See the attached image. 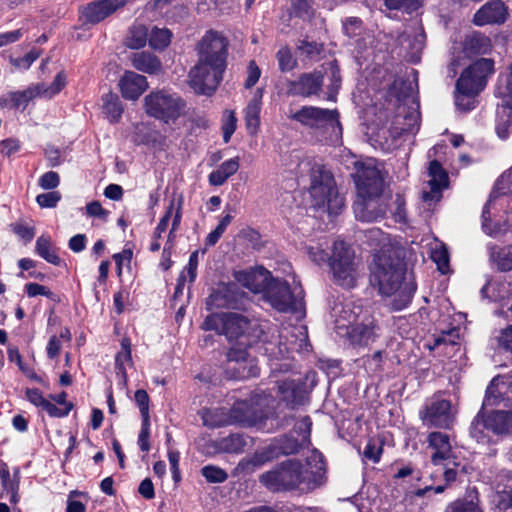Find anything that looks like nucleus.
<instances>
[{
    "label": "nucleus",
    "mask_w": 512,
    "mask_h": 512,
    "mask_svg": "<svg viewBox=\"0 0 512 512\" xmlns=\"http://www.w3.org/2000/svg\"><path fill=\"white\" fill-rule=\"evenodd\" d=\"M382 454V445L379 440L370 439L363 451V456L365 459L372 461L373 463H377L380 460Z\"/></svg>",
    "instance_id": "864d4df0"
},
{
    "label": "nucleus",
    "mask_w": 512,
    "mask_h": 512,
    "mask_svg": "<svg viewBox=\"0 0 512 512\" xmlns=\"http://www.w3.org/2000/svg\"><path fill=\"white\" fill-rule=\"evenodd\" d=\"M66 85V76L63 72L58 73L50 85L44 83L35 85L36 94L39 97L52 98L58 94Z\"/></svg>",
    "instance_id": "79ce46f5"
},
{
    "label": "nucleus",
    "mask_w": 512,
    "mask_h": 512,
    "mask_svg": "<svg viewBox=\"0 0 512 512\" xmlns=\"http://www.w3.org/2000/svg\"><path fill=\"white\" fill-rule=\"evenodd\" d=\"M135 401L139 407L142 419H150L149 417V396L143 389L135 392Z\"/></svg>",
    "instance_id": "680f3d73"
},
{
    "label": "nucleus",
    "mask_w": 512,
    "mask_h": 512,
    "mask_svg": "<svg viewBox=\"0 0 512 512\" xmlns=\"http://www.w3.org/2000/svg\"><path fill=\"white\" fill-rule=\"evenodd\" d=\"M353 175L360 197H379L383 190V178L375 159L355 163Z\"/></svg>",
    "instance_id": "9b49d317"
},
{
    "label": "nucleus",
    "mask_w": 512,
    "mask_h": 512,
    "mask_svg": "<svg viewBox=\"0 0 512 512\" xmlns=\"http://www.w3.org/2000/svg\"><path fill=\"white\" fill-rule=\"evenodd\" d=\"M428 176L429 190H423L422 199L424 202H438L442 197V190L448 185V174L441 164L434 160L429 164Z\"/></svg>",
    "instance_id": "aec40b11"
},
{
    "label": "nucleus",
    "mask_w": 512,
    "mask_h": 512,
    "mask_svg": "<svg viewBox=\"0 0 512 512\" xmlns=\"http://www.w3.org/2000/svg\"><path fill=\"white\" fill-rule=\"evenodd\" d=\"M59 183L60 177L58 173L54 171L44 173L38 180V185L45 190L55 189L58 187Z\"/></svg>",
    "instance_id": "052dcab7"
},
{
    "label": "nucleus",
    "mask_w": 512,
    "mask_h": 512,
    "mask_svg": "<svg viewBox=\"0 0 512 512\" xmlns=\"http://www.w3.org/2000/svg\"><path fill=\"white\" fill-rule=\"evenodd\" d=\"M103 111L110 122H117L122 115L123 107L118 96L114 93H106L102 97Z\"/></svg>",
    "instance_id": "4c0bfd02"
},
{
    "label": "nucleus",
    "mask_w": 512,
    "mask_h": 512,
    "mask_svg": "<svg viewBox=\"0 0 512 512\" xmlns=\"http://www.w3.org/2000/svg\"><path fill=\"white\" fill-rule=\"evenodd\" d=\"M131 342L128 338L121 341V350L115 357V369L117 375L123 380H127L126 364L132 365Z\"/></svg>",
    "instance_id": "c9c22d12"
},
{
    "label": "nucleus",
    "mask_w": 512,
    "mask_h": 512,
    "mask_svg": "<svg viewBox=\"0 0 512 512\" xmlns=\"http://www.w3.org/2000/svg\"><path fill=\"white\" fill-rule=\"evenodd\" d=\"M494 72V61L488 58H481L471 64L463 71L457 80L456 105L463 110H470L474 107L473 97L478 95L486 86L487 78Z\"/></svg>",
    "instance_id": "20e7f679"
},
{
    "label": "nucleus",
    "mask_w": 512,
    "mask_h": 512,
    "mask_svg": "<svg viewBox=\"0 0 512 512\" xmlns=\"http://www.w3.org/2000/svg\"><path fill=\"white\" fill-rule=\"evenodd\" d=\"M276 58L278 61L279 69L282 72L291 71L297 65V61L293 57L291 50L286 46L278 50L276 53Z\"/></svg>",
    "instance_id": "8fccbe9b"
},
{
    "label": "nucleus",
    "mask_w": 512,
    "mask_h": 512,
    "mask_svg": "<svg viewBox=\"0 0 512 512\" xmlns=\"http://www.w3.org/2000/svg\"><path fill=\"white\" fill-rule=\"evenodd\" d=\"M302 291L293 292L285 281L273 280L264 298L280 312L298 311L302 308Z\"/></svg>",
    "instance_id": "ddd939ff"
},
{
    "label": "nucleus",
    "mask_w": 512,
    "mask_h": 512,
    "mask_svg": "<svg viewBox=\"0 0 512 512\" xmlns=\"http://www.w3.org/2000/svg\"><path fill=\"white\" fill-rule=\"evenodd\" d=\"M309 193L314 206H327L330 214H337L344 206V198L338 194L332 174L317 163L310 169Z\"/></svg>",
    "instance_id": "39448f33"
},
{
    "label": "nucleus",
    "mask_w": 512,
    "mask_h": 512,
    "mask_svg": "<svg viewBox=\"0 0 512 512\" xmlns=\"http://www.w3.org/2000/svg\"><path fill=\"white\" fill-rule=\"evenodd\" d=\"M244 294L234 283L219 284L207 298V306L212 308H238L242 304Z\"/></svg>",
    "instance_id": "f3484780"
},
{
    "label": "nucleus",
    "mask_w": 512,
    "mask_h": 512,
    "mask_svg": "<svg viewBox=\"0 0 512 512\" xmlns=\"http://www.w3.org/2000/svg\"><path fill=\"white\" fill-rule=\"evenodd\" d=\"M278 393L280 399L291 409L306 404L308 400L305 384L301 381L284 380L278 384Z\"/></svg>",
    "instance_id": "5701e85b"
},
{
    "label": "nucleus",
    "mask_w": 512,
    "mask_h": 512,
    "mask_svg": "<svg viewBox=\"0 0 512 512\" xmlns=\"http://www.w3.org/2000/svg\"><path fill=\"white\" fill-rule=\"evenodd\" d=\"M266 323L260 320L236 312L215 313L206 317L202 324L204 330H213L224 335L228 341H239V347H231L227 353L230 367L236 374L235 377L244 379L255 377L259 374V368L253 359L249 358L247 347L258 340L263 339Z\"/></svg>",
    "instance_id": "f03ea898"
},
{
    "label": "nucleus",
    "mask_w": 512,
    "mask_h": 512,
    "mask_svg": "<svg viewBox=\"0 0 512 512\" xmlns=\"http://www.w3.org/2000/svg\"><path fill=\"white\" fill-rule=\"evenodd\" d=\"M328 264L335 283L346 288L355 286L360 275L361 261L349 244L336 240Z\"/></svg>",
    "instance_id": "423d86ee"
},
{
    "label": "nucleus",
    "mask_w": 512,
    "mask_h": 512,
    "mask_svg": "<svg viewBox=\"0 0 512 512\" xmlns=\"http://www.w3.org/2000/svg\"><path fill=\"white\" fill-rule=\"evenodd\" d=\"M369 238L381 245L375 253L371 267V281L378 286L379 293L391 298L390 306L396 311L406 308L416 291L412 275H406L402 250L392 245L380 229H371Z\"/></svg>",
    "instance_id": "f257e3e1"
},
{
    "label": "nucleus",
    "mask_w": 512,
    "mask_h": 512,
    "mask_svg": "<svg viewBox=\"0 0 512 512\" xmlns=\"http://www.w3.org/2000/svg\"><path fill=\"white\" fill-rule=\"evenodd\" d=\"M143 107L150 117L169 123L182 115L186 103L178 94L159 89L144 97Z\"/></svg>",
    "instance_id": "0eeeda50"
},
{
    "label": "nucleus",
    "mask_w": 512,
    "mask_h": 512,
    "mask_svg": "<svg viewBox=\"0 0 512 512\" xmlns=\"http://www.w3.org/2000/svg\"><path fill=\"white\" fill-rule=\"evenodd\" d=\"M495 96L501 100L496 111V132L501 139H506L512 125V63L507 72L499 76Z\"/></svg>",
    "instance_id": "1a4fd4ad"
},
{
    "label": "nucleus",
    "mask_w": 512,
    "mask_h": 512,
    "mask_svg": "<svg viewBox=\"0 0 512 512\" xmlns=\"http://www.w3.org/2000/svg\"><path fill=\"white\" fill-rule=\"evenodd\" d=\"M323 85V74L320 71L303 73L297 80L288 82L287 93L292 96L310 97L318 95Z\"/></svg>",
    "instance_id": "6ab92c4d"
},
{
    "label": "nucleus",
    "mask_w": 512,
    "mask_h": 512,
    "mask_svg": "<svg viewBox=\"0 0 512 512\" xmlns=\"http://www.w3.org/2000/svg\"><path fill=\"white\" fill-rule=\"evenodd\" d=\"M72 405H66L65 407H57L55 404L51 403L46 399L45 403L42 406V409L46 411L51 417H65L69 414L72 409Z\"/></svg>",
    "instance_id": "69168bd1"
},
{
    "label": "nucleus",
    "mask_w": 512,
    "mask_h": 512,
    "mask_svg": "<svg viewBox=\"0 0 512 512\" xmlns=\"http://www.w3.org/2000/svg\"><path fill=\"white\" fill-rule=\"evenodd\" d=\"M459 339L458 330L452 329L447 332H443L440 336L435 337L434 344L431 347L436 348L443 344L455 345Z\"/></svg>",
    "instance_id": "e2e57ef3"
},
{
    "label": "nucleus",
    "mask_w": 512,
    "mask_h": 512,
    "mask_svg": "<svg viewBox=\"0 0 512 512\" xmlns=\"http://www.w3.org/2000/svg\"><path fill=\"white\" fill-rule=\"evenodd\" d=\"M174 208H175V199H172L170 201L169 206L166 209L164 216L160 219L157 227L155 228V231L153 233V238H161L162 233L166 231V229L168 227V223H169L170 219L172 218Z\"/></svg>",
    "instance_id": "13d9d810"
},
{
    "label": "nucleus",
    "mask_w": 512,
    "mask_h": 512,
    "mask_svg": "<svg viewBox=\"0 0 512 512\" xmlns=\"http://www.w3.org/2000/svg\"><path fill=\"white\" fill-rule=\"evenodd\" d=\"M35 252L50 264H60L61 259L57 254V250L52 244L51 238L47 235H41L37 238L35 244Z\"/></svg>",
    "instance_id": "72a5a7b5"
},
{
    "label": "nucleus",
    "mask_w": 512,
    "mask_h": 512,
    "mask_svg": "<svg viewBox=\"0 0 512 512\" xmlns=\"http://www.w3.org/2000/svg\"><path fill=\"white\" fill-rule=\"evenodd\" d=\"M509 17L508 6L501 0H491L482 5L473 16L476 26L502 25Z\"/></svg>",
    "instance_id": "dca6fc26"
},
{
    "label": "nucleus",
    "mask_w": 512,
    "mask_h": 512,
    "mask_svg": "<svg viewBox=\"0 0 512 512\" xmlns=\"http://www.w3.org/2000/svg\"><path fill=\"white\" fill-rule=\"evenodd\" d=\"M122 96L127 100H137L148 88L147 78L134 71H126L119 80Z\"/></svg>",
    "instance_id": "a878e982"
},
{
    "label": "nucleus",
    "mask_w": 512,
    "mask_h": 512,
    "mask_svg": "<svg viewBox=\"0 0 512 512\" xmlns=\"http://www.w3.org/2000/svg\"><path fill=\"white\" fill-rule=\"evenodd\" d=\"M290 333V331L288 329H284L282 331V333L280 334V338H287V335ZM291 334L292 336H302L303 338L301 339V343L297 344L296 341H289L288 343H284L282 341L279 342V345H280V352L283 353V352H286V353H289L290 351H293V350H298V349H302L303 348V345H306V338H307V334H306V330L304 327H294L293 329H291Z\"/></svg>",
    "instance_id": "a18cd8bd"
},
{
    "label": "nucleus",
    "mask_w": 512,
    "mask_h": 512,
    "mask_svg": "<svg viewBox=\"0 0 512 512\" xmlns=\"http://www.w3.org/2000/svg\"><path fill=\"white\" fill-rule=\"evenodd\" d=\"M509 382L507 376H497L492 379L490 385L487 387L484 405L493 406L497 405L502 399Z\"/></svg>",
    "instance_id": "f704fd0d"
},
{
    "label": "nucleus",
    "mask_w": 512,
    "mask_h": 512,
    "mask_svg": "<svg viewBox=\"0 0 512 512\" xmlns=\"http://www.w3.org/2000/svg\"><path fill=\"white\" fill-rule=\"evenodd\" d=\"M253 403L258 405L257 400H252L251 405L246 401L238 402L234 405L233 414L236 421L251 425L263 420L267 416L264 411H258L256 408H253Z\"/></svg>",
    "instance_id": "c756f323"
},
{
    "label": "nucleus",
    "mask_w": 512,
    "mask_h": 512,
    "mask_svg": "<svg viewBox=\"0 0 512 512\" xmlns=\"http://www.w3.org/2000/svg\"><path fill=\"white\" fill-rule=\"evenodd\" d=\"M237 127V118L233 110H226L222 119L223 140L228 143Z\"/></svg>",
    "instance_id": "3c124183"
},
{
    "label": "nucleus",
    "mask_w": 512,
    "mask_h": 512,
    "mask_svg": "<svg viewBox=\"0 0 512 512\" xmlns=\"http://www.w3.org/2000/svg\"><path fill=\"white\" fill-rule=\"evenodd\" d=\"M148 36V30L144 25L135 24L128 32L126 45L131 49H140L146 45Z\"/></svg>",
    "instance_id": "ea45409f"
},
{
    "label": "nucleus",
    "mask_w": 512,
    "mask_h": 512,
    "mask_svg": "<svg viewBox=\"0 0 512 512\" xmlns=\"http://www.w3.org/2000/svg\"><path fill=\"white\" fill-rule=\"evenodd\" d=\"M35 97H39L38 94H36L35 86L29 88L24 92L15 93L12 95L13 106L15 108L24 109L27 106L28 102Z\"/></svg>",
    "instance_id": "6e6d98bb"
},
{
    "label": "nucleus",
    "mask_w": 512,
    "mask_h": 512,
    "mask_svg": "<svg viewBox=\"0 0 512 512\" xmlns=\"http://www.w3.org/2000/svg\"><path fill=\"white\" fill-rule=\"evenodd\" d=\"M491 502L494 505V509L499 512L506 511L511 507V499L509 494L506 492L494 493Z\"/></svg>",
    "instance_id": "338daca9"
},
{
    "label": "nucleus",
    "mask_w": 512,
    "mask_h": 512,
    "mask_svg": "<svg viewBox=\"0 0 512 512\" xmlns=\"http://www.w3.org/2000/svg\"><path fill=\"white\" fill-rule=\"evenodd\" d=\"M299 51L302 55L307 56L310 59H316L322 53V45L317 42L301 41L298 46Z\"/></svg>",
    "instance_id": "4d7b16f0"
},
{
    "label": "nucleus",
    "mask_w": 512,
    "mask_h": 512,
    "mask_svg": "<svg viewBox=\"0 0 512 512\" xmlns=\"http://www.w3.org/2000/svg\"><path fill=\"white\" fill-rule=\"evenodd\" d=\"M261 98L262 91L258 89L244 110L246 128L250 135H255L260 126Z\"/></svg>",
    "instance_id": "c85d7f7f"
},
{
    "label": "nucleus",
    "mask_w": 512,
    "mask_h": 512,
    "mask_svg": "<svg viewBox=\"0 0 512 512\" xmlns=\"http://www.w3.org/2000/svg\"><path fill=\"white\" fill-rule=\"evenodd\" d=\"M329 71H330V84L328 85L327 89V100L329 101H336V96L338 94V91L341 87V75H340V69L336 63V61H332L329 63Z\"/></svg>",
    "instance_id": "de8ad7c7"
},
{
    "label": "nucleus",
    "mask_w": 512,
    "mask_h": 512,
    "mask_svg": "<svg viewBox=\"0 0 512 512\" xmlns=\"http://www.w3.org/2000/svg\"><path fill=\"white\" fill-rule=\"evenodd\" d=\"M172 32L166 28L154 27L149 33V45L154 50L163 51L171 42Z\"/></svg>",
    "instance_id": "37998d69"
},
{
    "label": "nucleus",
    "mask_w": 512,
    "mask_h": 512,
    "mask_svg": "<svg viewBox=\"0 0 512 512\" xmlns=\"http://www.w3.org/2000/svg\"><path fill=\"white\" fill-rule=\"evenodd\" d=\"M240 167L239 157L224 161L216 170L208 176L209 184L212 186L223 185L229 177L234 175Z\"/></svg>",
    "instance_id": "2f4dec72"
},
{
    "label": "nucleus",
    "mask_w": 512,
    "mask_h": 512,
    "mask_svg": "<svg viewBox=\"0 0 512 512\" xmlns=\"http://www.w3.org/2000/svg\"><path fill=\"white\" fill-rule=\"evenodd\" d=\"M11 229L18 237L24 239L26 242L31 241L35 236V229L33 227L27 226L23 222L12 224Z\"/></svg>",
    "instance_id": "0e129e2a"
},
{
    "label": "nucleus",
    "mask_w": 512,
    "mask_h": 512,
    "mask_svg": "<svg viewBox=\"0 0 512 512\" xmlns=\"http://www.w3.org/2000/svg\"><path fill=\"white\" fill-rule=\"evenodd\" d=\"M130 61L136 70L149 75H156L162 71L161 60L156 55L147 51L133 53L130 56Z\"/></svg>",
    "instance_id": "bb28decb"
},
{
    "label": "nucleus",
    "mask_w": 512,
    "mask_h": 512,
    "mask_svg": "<svg viewBox=\"0 0 512 512\" xmlns=\"http://www.w3.org/2000/svg\"><path fill=\"white\" fill-rule=\"evenodd\" d=\"M291 118L310 128H331L338 137L342 127L339 121V113L336 109H323L313 106H304L291 115Z\"/></svg>",
    "instance_id": "f8f14e48"
},
{
    "label": "nucleus",
    "mask_w": 512,
    "mask_h": 512,
    "mask_svg": "<svg viewBox=\"0 0 512 512\" xmlns=\"http://www.w3.org/2000/svg\"><path fill=\"white\" fill-rule=\"evenodd\" d=\"M377 198L358 196L353 205L355 217L363 222H373L383 218L387 212V205Z\"/></svg>",
    "instance_id": "4be33fe9"
},
{
    "label": "nucleus",
    "mask_w": 512,
    "mask_h": 512,
    "mask_svg": "<svg viewBox=\"0 0 512 512\" xmlns=\"http://www.w3.org/2000/svg\"><path fill=\"white\" fill-rule=\"evenodd\" d=\"M431 258L436 263L438 270L445 274L449 268V255L443 244H436L431 250Z\"/></svg>",
    "instance_id": "09e8293b"
},
{
    "label": "nucleus",
    "mask_w": 512,
    "mask_h": 512,
    "mask_svg": "<svg viewBox=\"0 0 512 512\" xmlns=\"http://www.w3.org/2000/svg\"><path fill=\"white\" fill-rule=\"evenodd\" d=\"M150 419H142L141 430L138 436V445L143 452L150 450Z\"/></svg>",
    "instance_id": "bf43d9fd"
},
{
    "label": "nucleus",
    "mask_w": 512,
    "mask_h": 512,
    "mask_svg": "<svg viewBox=\"0 0 512 512\" xmlns=\"http://www.w3.org/2000/svg\"><path fill=\"white\" fill-rule=\"evenodd\" d=\"M246 446V440L240 434H231L217 441V449L226 453H241Z\"/></svg>",
    "instance_id": "a19ab883"
},
{
    "label": "nucleus",
    "mask_w": 512,
    "mask_h": 512,
    "mask_svg": "<svg viewBox=\"0 0 512 512\" xmlns=\"http://www.w3.org/2000/svg\"><path fill=\"white\" fill-rule=\"evenodd\" d=\"M465 50L472 54H486L491 49V40L481 33H474L465 40Z\"/></svg>",
    "instance_id": "e433bc0d"
},
{
    "label": "nucleus",
    "mask_w": 512,
    "mask_h": 512,
    "mask_svg": "<svg viewBox=\"0 0 512 512\" xmlns=\"http://www.w3.org/2000/svg\"><path fill=\"white\" fill-rule=\"evenodd\" d=\"M439 466H443V476L446 481V485H438L436 487L427 486L423 489H418L417 491H415L416 496L422 497L430 490H434L436 494L442 493L447 485L453 483L456 480L458 472L461 468V464L457 462L456 459L445 461Z\"/></svg>",
    "instance_id": "7c9ffc66"
},
{
    "label": "nucleus",
    "mask_w": 512,
    "mask_h": 512,
    "mask_svg": "<svg viewBox=\"0 0 512 512\" xmlns=\"http://www.w3.org/2000/svg\"><path fill=\"white\" fill-rule=\"evenodd\" d=\"M198 263H199L198 251H194L191 253V255L189 257L187 266L184 268V270L181 272V274L178 278L177 285L175 288V294L182 293L187 276L189 277L190 282H193L196 279Z\"/></svg>",
    "instance_id": "58836bf2"
},
{
    "label": "nucleus",
    "mask_w": 512,
    "mask_h": 512,
    "mask_svg": "<svg viewBox=\"0 0 512 512\" xmlns=\"http://www.w3.org/2000/svg\"><path fill=\"white\" fill-rule=\"evenodd\" d=\"M491 258L501 271L512 270V246H506L493 250Z\"/></svg>",
    "instance_id": "49530a36"
},
{
    "label": "nucleus",
    "mask_w": 512,
    "mask_h": 512,
    "mask_svg": "<svg viewBox=\"0 0 512 512\" xmlns=\"http://www.w3.org/2000/svg\"><path fill=\"white\" fill-rule=\"evenodd\" d=\"M61 200V194L58 191H51L37 195L36 202L41 208H54Z\"/></svg>",
    "instance_id": "5fc2aeb1"
},
{
    "label": "nucleus",
    "mask_w": 512,
    "mask_h": 512,
    "mask_svg": "<svg viewBox=\"0 0 512 512\" xmlns=\"http://www.w3.org/2000/svg\"><path fill=\"white\" fill-rule=\"evenodd\" d=\"M201 473L210 483H222L228 478V474L225 470L213 465L204 466Z\"/></svg>",
    "instance_id": "603ef678"
},
{
    "label": "nucleus",
    "mask_w": 512,
    "mask_h": 512,
    "mask_svg": "<svg viewBox=\"0 0 512 512\" xmlns=\"http://www.w3.org/2000/svg\"><path fill=\"white\" fill-rule=\"evenodd\" d=\"M398 43L411 57L419 54L425 45V33L422 25L419 22L407 25L399 36Z\"/></svg>",
    "instance_id": "b1692460"
},
{
    "label": "nucleus",
    "mask_w": 512,
    "mask_h": 512,
    "mask_svg": "<svg viewBox=\"0 0 512 512\" xmlns=\"http://www.w3.org/2000/svg\"><path fill=\"white\" fill-rule=\"evenodd\" d=\"M234 278L240 285L251 292H263L264 294L273 281L270 272L263 267L235 271Z\"/></svg>",
    "instance_id": "a211bd4d"
},
{
    "label": "nucleus",
    "mask_w": 512,
    "mask_h": 512,
    "mask_svg": "<svg viewBox=\"0 0 512 512\" xmlns=\"http://www.w3.org/2000/svg\"><path fill=\"white\" fill-rule=\"evenodd\" d=\"M427 442L429 447L434 450L431 456V462L434 465H440L445 461L456 459L450 443V437L446 433L431 432L427 437Z\"/></svg>",
    "instance_id": "393cba45"
},
{
    "label": "nucleus",
    "mask_w": 512,
    "mask_h": 512,
    "mask_svg": "<svg viewBox=\"0 0 512 512\" xmlns=\"http://www.w3.org/2000/svg\"><path fill=\"white\" fill-rule=\"evenodd\" d=\"M444 512H484L479 506L478 492L469 490L465 497L450 503Z\"/></svg>",
    "instance_id": "473e14b6"
},
{
    "label": "nucleus",
    "mask_w": 512,
    "mask_h": 512,
    "mask_svg": "<svg viewBox=\"0 0 512 512\" xmlns=\"http://www.w3.org/2000/svg\"><path fill=\"white\" fill-rule=\"evenodd\" d=\"M261 75V70L257 66L255 61H250L247 67V78L245 80L244 86L247 89L252 88L259 80Z\"/></svg>",
    "instance_id": "774afa93"
},
{
    "label": "nucleus",
    "mask_w": 512,
    "mask_h": 512,
    "mask_svg": "<svg viewBox=\"0 0 512 512\" xmlns=\"http://www.w3.org/2000/svg\"><path fill=\"white\" fill-rule=\"evenodd\" d=\"M483 426L495 434H507L512 431V412L494 411L484 420Z\"/></svg>",
    "instance_id": "cd10ccee"
},
{
    "label": "nucleus",
    "mask_w": 512,
    "mask_h": 512,
    "mask_svg": "<svg viewBox=\"0 0 512 512\" xmlns=\"http://www.w3.org/2000/svg\"><path fill=\"white\" fill-rule=\"evenodd\" d=\"M227 46L223 36L208 31L197 44L198 59L226 67Z\"/></svg>",
    "instance_id": "2eb2a0df"
},
{
    "label": "nucleus",
    "mask_w": 512,
    "mask_h": 512,
    "mask_svg": "<svg viewBox=\"0 0 512 512\" xmlns=\"http://www.w3.org/2000/svg\"><path fill=\"white\" fill-rule=\"evenodd\" d=\"M290 16L310 21L314 16L312 0H290Z\"/></svg>",
    "instance_id": "c03bdc74"
},
{
    "label": "nucleus",
    "mask_w": 512,
    "mask_h": 512,
    "mask_svg": "<svg viewBox=\"0 0 512 512\" xmlns=\"http://www.w3.org/2000/svg\"><path fill=\"white\" fill-rule=\"evenodd\" d=\"M358 316L348 307H342L339 317L336 319L338 334L348 337L352 345L367 346L375 340L376 326L370 317L362 322H357Z\"/></svg>",
    "instance_id": "6e6552de"
},
{
    "label": "nucleus",
    "mask_w": 512,
    "mask_h": 512,
    "mask_svg": "<svg viewBox=\"0 0 512 512\" xmlns=\"http://www.w3.org/2000/svg\"><path fill=\"white\" fill-rule=\"evenodd\" d=\"M419 417L428 428L448 429L454 421L451 402L445 399L432 400L420 410Z\"/></svg>",
    "instance_id": "4468645a"
},
{
    "label": "nucleus",
    "mask_w": 512,
    "mask_h": 512,
    "mask_svg": "<svg viewBox=\"0 0 512 512\" xmlns=\"http://www.w3.org/2000/svg\"><path fill=\"white\" fill-rule=\"evenodd\" d=\"M125 0H96L81 10L84 22L97 24L125 5Z\"/></svg>",
    "instance_id": "412c9836"
},
{
    "label": "nucleus",
    "mask_w": 512,
    "mask_h": 512,
    "mask_svg": "<svg viewBox=\"0 0 512 512\" xmlns=\"http://www.w3.org/2000/svg\"><path fill=\"white\" fill-rule=\"evenodd\" d=\"M226 67L198 59L189 72V84L198 94H213L223 79Z\"/></svg>",
    "instance_id": "9d476101"
},
{
    "label": "nucleus",
    "mask_w": 512,
    "mask_h": 512,
    "mask_svg": "<svg viewBox=\"0 0 512 512\" xmlns=\"http://www.w3.org/2000/svg\"><path fill=\"white\" fill-rule=\"evenodd\" d=\"M324 463L321 453L312 451L305 462L286 460L274 469L263 473L260 482L273 492L294 489L313 490L323 483Z\"/></svg>",
    "instance_id": "7ed1b4c3"
}]
</instances>
